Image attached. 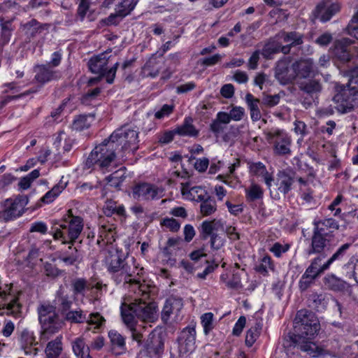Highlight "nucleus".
<instances>
[{
	"instance_id": "obj_1",
	"label": "nucleus",
	"mask_w": 358,
	"mask_h": 358,
	"mask_svg": "<svg viewBox=\"0 0 358 358\" xmlns=\"http://www.w3.org/2000/svg\"><path fill=\"white\" fill-rule=\"evenodd\" d=\"M320 329L315 315L308 310L297 312L294 321V333L289 335L292 344L312 357H318L324 354V349L312 340Z\"/></svg>"
},
{
	"instance_id": "obj_2",
	"label": "nucleus",
	"mask_w": 358,
	"mask_h": 358,
	"mask_svg": "<svg viewBox=\"0 0 358 358\" xmlns=\"http://www.w3.org/2000/svg\"><path fill=\"white\" fill-rule=\"evenodd\" d=\"M104 265L112 280L117 284H138L139 273L137 268L126 262L125 256L121 250L111 247L106 252Z\"/></svg>"
},
{
	"instance_id": "obj_3",
	"label": "nucleus",
	"mask_w": 358,
	"mask_h": 358,
	"mask_svg": "<svg viewBox=\"0 0 358 358\" xmlns=\"http://www.w3.org/2000/svg\"><path fill=\"white\" fill-rule=\"evenodd\" d=\"M137 289L134 292L139 296L134 300L129 305L123 303L121 306V315L122 310L127 313H131L134 318L136 317L145 322H154L158 318V307L155 302L148 301L149 298L148 287L145 284H134Z\"/></svg>"
},
{
	"instance_id": "obj_4",
	"label": "nucleus",
	"mask_w": 358,
	"mask_h": 358,
	"mask_svg": "<svg viewBox=\"0 0 358 358\" xmlns=\"http://www.w3.org/2000/svg\"><path fill=\"white\" fill-rule=\"evenodd\" d=\"M52 224L54 238L62 240L64 244L76 243L83 229V218L74 216L71 209L62 220H55Z\"/></svg>"
},
{
	"instance_id": "obj_5",
	"label": "nucleus",
	"mask_w": 358,
	"mask_h": 358,
	"mask_svg": "<svg viewBox=\"0 0 358 358\" xmlns=\"http://www.w3.org/2000/svg\"><path fill=\"white\" fill-rule=\"evenodd\" d=\"M38 320L42 327L41 339L47 341L57 333L64 325V322L56 312V307L48 303H43L37 308Z\"/></svg>"
},
{
	"instance_id": "obj_6",
	"label": "nucleus",
	"mask_w": 358,
	"mask_h": 358,
	"mask_svg": "<svg viewBox=\"0 0 358 358\" xmlns=\"http://www.w3.org/2000/svg\"><path fill=\"white\" fill-rule=\"evenodd\" d=\"M115 151L117 152L118 149L113 141L110 138L104 140L91 152L85 162V166L90 169L97 164L102 169L108 167L115 157Z\"/></svg>"
},
{
	"instance_id": "obj_7",
	"label": "nucleus",
	"mask_w": 358,
	"mask_h": 358,
	"mask_svg": "<svg viewBox=\"0 0 358 358\" xmlns=\"http://www.w3.org/2000/svg\"><path fill=\"white\" fill-rule=\"evenodd\" d=\"M138 132L137 131L131 129L127 126H124L116 129L109 138L118 149L117 154H120L122 157L123 155L122 153L126 151L134 152L138 149Z\"/></svg>"
},
{
	"instance_id": "obj_8",
	"label": "nucleus",
	"mask_w": 358,
	"mask_h": 358,
	"mask_svg": "<svg viewBox=\"0 0 358 358\" xmlns=\"http://www.w3.org/2000/svg\"><path fill=\"white\" fill-rule=\"evenodd\" d=\"M108 63V57H107L106 53L94 56L89 60L88 66L91 72L101 75L97 78L90 80V83H92L94 80H99L103 76L106 77L108 83L112 84L113 83L119 63L116 62L113 67L107 70Z\"/></svg>"
},
{
	"instance_id": "obj_9",
	"label": "nucleus",
	"mask_w": 358,
	"mask_h": 358,
	"mask_svg": "<svg viewBox=\"0 0 358 358\" xmlns=\"http://www.w3.org/2000/svg\"><path fill=\"white\" fill-rule=\"evenodd\" d=\"M266 139L273 144V152L278 155L291 154V137L282 129L272 128L264 132Z\"/></svg>"
},
{
	"instance_id": "obj_10",
	"label": "nucleus",
	"mask_w": 358,
	"mask_h": 358,
	"mask_svg": "<svg viewBox=\"0 0 358 358\" xmlns=\"http://www.w3.org/2000/svg\"><path fill=\"white\" fill-rule=\"evenodd\" d=\"M274 185L267 187L273 199L279 200L281 196H285L291 189L295 182V173L291 171H280L277 173Z\"/></svg>"
},
{
	"instance_id": "obj_11",
	"label": "nucleus",
	"mask_w": 358,
	"mask_h": 358,
	"mask_svg": "<svg viewBox=\"0 0 358 358\" xmlns=\"http://www.w3.org/2000/svg\"><path fill=\"white\" fill-rule=\"evenodd\" d=\"M334 108L340 114L348 113L358 106V90L355 87L344 89L333 98Z\"/></svg>"
},
{
	"instance_id": "obj_12",
	"label": "nucleus",
	"mask_w": 358,
	"mask_h": 358,
	"mask_svg": "<svg viewBox=\"0 0 358 358\" xmlns=\"http://www.w3.org/2000/svg\"><path fill=\"white\" fill-rule=\"evenodd\" d=\"M299 87L303 93L309 96L305 97L302 102L306 108L312 106L322 90L321 82L317 79L302 80L299 83Z\"/></svg>"
},
{
	"instance_id": "obj_13",
	"label": "nucleus",
	"mask_w": 358,
	"mask_h": 358,
	"mask_svg": "<svg viewBox=\"0 0 358 358\" xmlns=\"http://www.w3.org/2000/svg\"><path fill=\"white\" fill-rule=\"evenodd\" d=\"M183 308V301L181 298L170 296L166 300L162 311V320L167 323L172 317L174 321L180 320V313Z\"/></svg>"
},
{
	"instance_id": "obj_14",
	"label": "nucleus",
	"mask_w": 358,
	"mask_h": 358,
	"mask_svg": "<svg viewBox=\"0 0 358 358\" xmlns=\"http://www.w3.org/2000/svg\"><path fill=\"white\" fill-rule=\"evenodd\" d=\"M178 349L180 353L190 355L196 348V330L194 327L183 329L178 338Z\"/></svg>"
},
{
	"instance_id": "obj_15",
	"label": "nucleus",
	"mask_w": 358,
	"mask_h": 358,
	"mask_svg": "<svg viewBox=\"0 0 358 358\" xmlns=\"http://www.w3.org/2000/svg\"><path fill=\"white\" fill-rule=\"evenodd\" d=\"M163 190L150 183H142L133 189V197L137 200H153L162 196Z\"/></svg>"
},
{
	"instance_id": "obj_16",
	"label": "nucleus",
	"mask_w": 358,
	"mask_h": 358,
	"mask_svg": "<svg viewBox=\"0 0 358 358\" xmlns=\"http://www.w3.org/2000/svg\"><path fill=\"white\" fill-rule=\"evenodd\" d=\"M20 293H17L19 294ZM0 303L7 310V314L15 317L20 316L22 305L18 301V295L6 292L0 287Z\"/></svg>"
},
{
	"instance_id": "obj_17",
	"label": "nucleus",
	"mask_w": 358,
	"mask_h": 358,
	"mask_svg": "<svg viewBox=\"0 0 358 358\" xmlns=\"http://www.w3.org/2000/svg\"><path fill=\"white\" fill-rule=\"evenodd\" d=\"M35 73L34 80L41 85L60 78L61 73L59 71L53 70V69L48 64H37L34 67Z\"/></svg>"
},
{
	"instance_id": "obj_18",
	"label": "nucleus",
	"mask_w": 358,
	"mask_h": 358,
	"mask_svg": "<svg viewBox=\"0 0 358 358\" xmlns=\"http://www.w3.org/2000/svg\"><path fill=\"white\" fill-rule=\"evenodd\" d=\"M28 203L26 196H20L15 199H7L5 201L3 215L6 218L10 219L19 217L24 212V208Z\"/></svg>"
},
{
	"instance_id": "obj_19",
	"label": "nucleus",
	"mask_w": 358,
	"mask_h": 358,
	"mask_svg": "<svg viewBox=\"0 0 358 358\" xmlns=\"http://www.w3.org/2000/svg\"><path fill=\"white\" fill-rule=\"evenodd\" d=\"M340 10V6L332 2L331 0H323L320 3L314 12L316 18L325 22L329 21L331 17Z\"/></svg>"
},
{
	"instance_id": "obj_20",
	"label": "nucleus",
	"mask_w": 358,
	"mask_h": 358,
	"mask_svg": "<svg viewBox=\"0 0 358 358\" xmlns=\"http://www.w3.org/2000/svg\"><path fill=\"white\" fill-rule=\"evenodd\" d=\"M74 243H69V245L62 250L58 256V259L67 266L79 263L83 259V252L78 246H74Z\"/></svg>"
},
{
	"instance_id": "obj_21",
	"label": "nucleus",
	"mask_w": 358,
	"mask_h": 358,
	"mask_svg": "<svg viewBox=\"0 0 358 358\" xmlns=\"http://www.w3.org/2000/svg\"><path fill=\"white\" fill-rule=\"evenodd\" d=\"M136 5V0H122L115 8V13L111 14L107 18V22L110 24H115L117 23V18L122 19L129 15Z\"/></svg>"
},
{
	"instance_id": "obj_22",
	"label": "nucleus",
	"mask_w": 358,
	"mask_h": 358,
	"mask_svg": "<svg viewBox=\"0 0 358 358\" xmlns=\"http://www.w3.org/2000/svg\"><path fill=\"white\" fill-rule=\"evenodd\" d=\"M122 317L124 323L131 331L132 340L136 341L138 345H141L143 338L142 331L145 329V327L135 324L133 315L130 313H127L125 310H122Z\"/></svg>"
},
{
	"instance_id": "obj_23",
	"label": "nucleus",
	"mask_w": 358,
	"mask_h": 358,
	"mask_svg": "<svg viewBox=\"0 0 358 358\" xmlns=\"http://www.w3.org/2000/svg\"><path fill=\"white\" fill-rule=\"evenodd\" d=\"M354 41L348 38L336 40L334 43V54L336 58L343 62H348L351 59L349 46Z\"/></svg>"
},
{
	"instance_id": "obj_24",
	"label": "nucleus",
	"mask_w": 358,
	"mask_h": 358,
	"mask_svg": "<svg viewBox=\"0 0 358 358\" xmlns=\"http://www.w3.org/2000/svg\"><path fill=\"white\" fill-rule=\"evenodd\" d=\"M331 238L313 229L311 238V246L308 250V255L321 253L329 245Z\"/></svg>"
},
{
	"instance_id": "obj_25",
	"label": "nucleus",
	"mask_w": 358,
	"mask_h": 358,
	"mask_svg": "<svg viewBox=\"0 0 358 358\" xmlns=\"http://www.w3.org/2000/svg\"><path fill=\"white\" fill-rule=\"evenodd\" d=\"M110 340L111 350L116 355H122L126 352V337L122 336L117 330L111 329L108 333Z\"/></svg>"
},
{
	"instance_id": "obj_26",
	"label": "nucleus",
	"mask_w": 358,
	"mask_h": 358,
	"mask_svg": "<svg viewBox=\"0 0 358 358\" xmlns=\"http://www.w3.org/2000/svg\"><path fill=\"white\" fill-rule=\"evenodd\" d=\"M181 193L190 201H201L208 195L206 189L200 186L190 187L189 182L181 184Z\"/></svg>"
},
{
	"instance_id": "obj_27",
	"label": "nucleus",
	"mask_w": 358,
	"mask_h": 358,
	"mask_svg": "<svg viewBox=\"0 0 358 358\" xmlns=\"http://www.w3.org/2000/svg\"><path fill=\"white\" fill-rule=\"evenodd\" d=\"M338 222L333 218H326L314 222L313 229L327 236V237L332 238L334 231L338 230Z\"/></svg>"
},
{
	"instance_id": "obj_28",
	"label": "nucleus",
	"mask_w": 358,
	"mask_h": 358,
	"mask_svg": "<svg viewBox=\"0 0 358 358\" xmlns=\"http://www.w3.org/2000/svg\"><path fill=\"white\" fill-rule=\"evenodd\" d=\"M249 169L250 173L253 176L261 177L266 187H269L271 182L274 181L273 175L268 173L266 166L260 162L251 163Z\"/></svg>"
},
{
	"instance_id": "obj_29",
	"label": "nucleus",
	"mask_w": 358,
	"mask_h": 358,
	"mask_svg": "<svg viewBox=\"0 0 358 358\" xmlns=\"http://www.w3.org/2000/svg\"><path fill=\"white\" fill-rule=\"evenodd\" d=\"M293 67L299 78H307L314 72V63L311 59L301 60L294 64Z\"/></svg>"
},
{
	"instance_id": "obj_30",
	"label": "nucleus",
	"mask_w": 358,
	"mask_h": 358,
	"mask_svg": "<svg viewBox=\"0 0 358 358\" xmlns=\"http://www.w3.org/2000/svg\"><path fill=\"white\" fill-rule=\"evenodd\" d=\"M62 339V336L59 335L47 343L45 349L46 358H59L63 351Z\"/></svg>"
},
{
	"instance_id": "obj_31",
	"label": "nucleus",
	"mask_w": 358,
	"mask_h": 358,
	"mask_svg": "<svg viewBox=\"0 0 358 358\" xmlns=\"http://www.w3.org/2000/svg\"><path fill=\"white\" fill-rule=\"evenodd\" d=\"M162 58L158 59L155 56L151 57L143 67L144 76L152 78L157 76L162 67Z\"/></svg>"
},
{
	"instance_id": "obj_32",
	"label": "nucleus",
	"mask_w": 358,
	"mask_h": 358,
	"mask_svg": "<svg viewBox=\"0 0 358 358\" xmlns=\"http://www.w3.org/2000/svg\"><path fill=\"white\" fill-rule=\"evenodd\" d=\"M145 348L149 353L159 355L163 352L164 341L162 338L155 333L150 334L145 343Z\"/></svg>"
},
{
	"instance_id": "obj_33",
	"label": "nucleus",
	"mask_w": 358,
	"mask_h": 358,
	"mask_svg": "<svg viewBox=\"0 0 358 358\" xmlns=\"http://www.w3.org/2000/svg\"><path fill=\"white\" fill-rule=\"evenodd\" d=\"M323 280L324 285L328 289L335 292H344L349 287L348 284L345 281L334 274L327 275Z\"/></svg>"
},
{
	"instance_id": "obj_34",
	"label": "nucleus",
	"mask_w": 358,
	"mask_h": 358,
	"mask_svg": "<svg viewBox=\"0 0 358 358\" xmlns=\"http://www.w3.org/2000/svg\"><path fill=\"white\" fill-rule=\"evenodd\" d=\"M275 77L281 84H287L294 79L289 73L288 64L285 61H279L275 69Z\"/></svg>"
},
{
	"instance_id": "obj_35",
	"label": "nucleus",
	"mask_w": 358,
	"mask_h": 358,
	"mask_svg": "<svg viewBox=\"0 0 358 358\" xmlns=\"http://www.w3.org/2000/svg\"><path fill=\"white\" fill-rule=\"evenodd\" d=\"M22 28L24 34L29 38H32L46 29L47 24H41L35 19H31L29 22L23 24Z\"/></svg>"
},
{
	"instance_id": "obj_36",
	"label": "nucleus",
	"mask_w": 358,
	"mask_h": 358,
	"mask_svg": "<svg viewBox=\"0 0 358 358\" xmlns=\"http://www.w3.org/2000/svg\"><path fill=\"white\" fill-rule=\"evenodd\" d=\"M174 132L183 136H196L199 131L192 124V119L189 117H186L183 124L174 129Z\"/></svg>"
},
{
	"instance_id": "obj_37",
	"label": "nucleus",
	"mask_w": 358,
	"mask_h": 358,
	"mask_svg": "<svg viewBox=\"0 0 358 358\" xmlns=\"http://www.w3.org/2000/svg\"><path fill=\"white\" fill-rule=\"evenodd\" d=\"M343 271L345 276L353 279L358 284V259L352 257L343 266Z\"/></svg>"
},
{
	"instance_id": "obj_38",
	"label": "nucleus",
	"mask_w": 358,
	"mask_h": 358,
	"mask_svg": "<svg viewBox=\"0 0 358 358\" xmlns=\"http://www.w3.org/2000/svg\"><path fill=\"white\" fill-rule=\"evenodd\" d=\"M245 101L250 109V117L252 121L256 122L260 120L262 115L259 109V100L248 93L245 96Z\"/></svg>"
},
{
	"instance_id": "obj_39",
	"label": "nucleus",
	"mask_w": 358,
	"mask_h": 358,
	"mask_svg": "<svg viewBox=\"0 0 358 358\" xmlns=\"http://www.w3.org/2000/svg\"><path fill=\"white\" fill-rule=\"evenodd\" d=\"M328 300V296L324 294L313 293L308 297L310 306L318 311L325 309Z\"/></svg>"
},
{
	"instance_id": "obj_40",
	"label": "nucleus",
	"mask_w": 358,
	"mask_h": 358,
	"mask_svg": "<svg viewBox=\"0 0 358 358\" xmlns=\"http://www.w3.org/2000/svg\"><path fill=\"white\" fill-rule=\"evenodd\" d=\"M72 348L74 354L78 358H90L89 348L85 345L84 338L79 337L72 342Z\"/></svg>"
},
{
	"instance_id": "obj_41",
	"label": "nucleus",
	"mask_w": 358,
	"mask_h": 358,
	"mask_svg": "<svg viewBox=\"0 0 358 358\" xmlns=\"http://www.w3.org/2000/svg\"><path fill=\"white\" fill-rule=\"evenodd\" d=\"M279 42L269 39L263 46L261 55L266 59H272L275 54L278 53Z\"/></svg>"
},
{
	"instance_id": "obj_42",
	"label": "nucleus",
	"mask_w": 358,
	"mask_h": 358,
	"mask_svg": "<svg viewBox=\"0 0 358 358\" xmlns=\"http://www.w3.org/2000/svg\"><path fill=\"white\" fill-rule=\"evenodd\" d=\"M279 36L283 40L284 43L293 47L303 43V35L296 31H283L280 33Z\"/></svg>"
},
{
	"instance_id": "obj_43",
	"label": "nucleus",
	"mask_w": 358,
	"mask_h": 358,
	"mask_svg": "<svg viewBox=\"0 0 358 358\" xmlns=\"http://www.w3.org/2000/svg\"><path fill=\"white\" fill-rule=\"evenodd\" d=\"M72 290L74 295L85 296V290L92 289L91 284L85 278H76L71 282Z\"/></svg>"
},
{
	"instance_id": "obj_44",
	"label": "nucleus",
	"mask_w": 358,
	"mask_h": 358,
	"mask_svg": "<svg viewBox=\"0 0 358 358\" xmlns=\"http://www.w3.org/2000/svg\"><path fill=\"white\" fill-rule=\"evenodd\" d=\"M264 191L262 187L256 183L252 182L250 186L245 189V196L248 201H254L262 199Z\"/></svg>"
},
{
	"instance_id": "obj_45",
	"label": "nucleus",
	"mask_w": 358,
	"mask_h": 358,
	"mask_svg": "<svg viewBox=\"0 0 358 358\" xmlns=\"http://www.w3.org/2000/svg\"><path fill=\"white\" fill-rule=\"evenodd\" d=\"M351 246L352 244L348 243L340 246L332 256L325 262L324 266L326 268H329L334 262L342 260Z\"/></svg>"
},
{
	"instance_id": "obj_46",
	"label": "nucleus",
	"mask_w": 358,
	"mask_h": 358,
	"mask_svg": "<svg viewBox=\"0 0 358 358\" xmlns=\"http://www.w3.org/2000/svg\"><path fill=\"white\" fill-rule=\"evenodd\" d=\"M200 210L203 216H208L214 213L217 210L216 202L213 199L208 196L201 201Z\"/></svg>"
},
{
	"instance_id": "obj_47",
	"label": "nucleus",
	"mask_w": 358,
	"mask_h": 358,
	"mask_svg": "<svg viewBox=\"0 0 358 358\" xmlns=\"http://www.w3.org/2000/svg\"><path fill=\"white\" fill-rule=\"evenodd\" d=\"M89 119L93 120L94 116L89 115H81L78 116L73 121L72 128L76 131H83L89 128L91 124V121Z\"/></svg>"
},
{
	"instance_id": "obj_48",
	"label": "nucleus",
	"mask_w": 358,
	"mask_h": 358,
	"mask_svg": "<svg viewBox=\"0 0 358 358\" xmlns=\"http://www.w3.org/2000/svg\"><path fill=\"white\" fill-rule=\"evenodd\" d=\"M12 24L9 22L1 23V35H0V50L7 44L10 39L12 34Z\"/></svg>"
},
{
	"instance_id": "obj_49",
	"label": "nucleus",
	"mask_w": 358,
	"mask_h": 358,
	"mask_svg": "<svg viewBox=\"0 0 358 358\" xmlns=\"http://www.w3.org/2000/svg\"><path fill=\"white\" fill-rule=\"evenodd\" d=\"M262 327L259 324H256L252 327L246 334L245 343L248 346H252L256 341L260 334Z\"/></svg>"
},
{
	"instance_id": "obj_50",
	"label": "nucleus",
	"mask_w": 358,
	"mask_h": 358,
	"mask_svg": "<svg viewBox=\"0 0 358 358\" xmlns=\"http://www.w3.org/2000/svg\"><path fill=\"white\" fill-rule=\"evenodd\" d=\"M65 185L57 184L51 190L48 192L42 198L44 203H51L65 188Z\"/></svg>"
},
{
	"instance_id": "obj_51",
	"label": "nucleus",
	"mask_w": 358,
	"mask_h": 358,
	"mask_svg": "<svg viewBox=\"0 0 358 358\" xmlns=\"http://www.w3.org/2000/svg\"><path fill=\"white\" fill-rule=\"evenodd\" d=\"M65 319L73 323H82L87 320V315L81 310H71L66 313Z\"/></svg>"
},
{
	"instance_id": "obj_52",
	"label": "nucleus",
	"mask_w": 358,
	"mask_h": 358,
	"mask_svg": "<svg viewBox=\"0 0 358 358\" xmlns=\"http://www.w3.org/2000/svg\"><path fill=\"white\" fill-rule=\"evenodd\" d=\"M201 324L203 327L205 334H208L213 328V314L212 313H206L201 317Z\"/></svg>"
},
{
	"instance_id": "obj_53",
	"label": "nucleus",
	"mask_w": 358,
	"mask_h": 358,
	"mask_svg": "<svg viewBox=\"0 0 358 358\" xmlns=\"http://www.w3.org/2000/svg\"><path fill=\"white\" fill-rule=\"evenodd\" d=\"M20 342L24 349L35 345V337L34 336V333L27 329H24L21 333Z\"/></svg>"
},
{
	"instance_id": "obj_54",
	"label": "nucleus",
	"mask_w": 358,
	"mask_h": 358,
	"mask_svg": "<svg viewBox=\"0 0 358 358\" xmlns=\"http://www.w3.org/2000/svg\"><path fill=\"white\" fill-rule=\"evenodd\" d=\"M346 76L348 78V82L345 88L352 89V87H355V90H357L356 85L358 83V66L348 71Z\"/></svg>"
},
{
	"instance_id": "obj_55",
	"label": "nucleus",
	"mask_w": 358,
	"mask_h": 358,
	"mask_svg": "<svg viewBox=\"0 0 358 358\" xmlns=\"http://www.w3.org/2000/svg\"><path fill=\"white\" fill-rule=\"evenodd\" d=\"M269 269H273L271 257L264 256L260 264L257 266V271L263 275H266Z\"/></svg>"
},
{
	"instance_id": "obj_56",
	"label": "nucleus",
	"mask_w": 358,
	"mask_h": 358,
	"mask_svg": "<svg viewBox=\"0 0 358 358\" xmlns=\"http://www.w3.org/2000/svg\"><path fill=\"white\" fill-rule=\"evenodd\" d=\"M161 225L166 227L173 232H176L180 229V224L173 217H166L161 221Z\"/></svg>"
},
{
	"instance_id": "obj_57",
	"label": "nucleus",
	"mask_w": 358,
	"mask_h": 358,
	"mask_svg": "<svg viewBox=\"0 0 358 358\" xmlns=\"http://www.w3.org/2000/svg\"><path fill=\"white\" fill-rule=\"evenodd\" d=\"M90 0H80L77 10V15L80 20L83 21L90 8Z\"/></svg>"
},
{
	"instance_id": "obj_58",
	"label": "nucleus",
	"mask_w": 358,
	"mask_h": 358,
	"mask_svg": "<svg viewBox=\"0 0 358 358\" xmlns=\"http://www.w3.org/2000/svg\"><path fill=\"white\" fill-rule=\"evenodd\" d=\"M181 243L180 238H169L166 242V245L163 248V253L166 256H169L172 254L173 250L172 248L176 249L178 248V245Z\"/></svg>"
},
{
	"instance_id": "obj_59",
	"label": "nucleus",
	"mask_w": 358,
	"mask_h": 358,
	"mask_svg": "<svg viewBox=\"0 0 358 358\" xmlns=\"http://www.w3.org/2000/svg\"><path fill=\"white\" fill-rule=\"evenodd\" d=\"M315 278L304 273L299 280V288L301 291H306L314 283Z\"/></svg>"
},
{
	"instance_id": "obj_60",
	"label": "nucleus",
	"mask_w": 358,
	"mask_h": 358,
	"mask_svg": "<svg viewBox=\"0 0 358 358\" xmlns=\"http://www.w3.org/2000/svg\"><path fill=\"white\" fill-rule=\"evenodd\" d=\"M215 222L213 221H204L201 224V232L203 238H206L209 236H212L213 231L215 229Z\"/></svg>"
},
{
	"instance_id": "obj_61",
	"label": "nucleus",
	"mask_w": 358,
	"mask_h": 358,
	"mask_svg": "<svg viewBox=\"0 0 358 358\" xmlns=\"http://www.w3.org/2000/svg\"><path fill=\"white\" fill-rule=\"evenodd\" d=\"M88 323V324H95V329H98L100 327L103 323L105 322L104 318L100 315L99 313H92L87 317V320H85Z\"/></svg>"
},
{
	"instance_id": "obj_62",
	"label": "nucleus",
	"mask_w": 358,
	"mask_h": 358,
	"mask_svg": "<svg viewBox=\"0 0 358 358\" xmlns=\"http://www.w3.org/2000/svg\"><path fill=\"white\" fill-rule=\"evenodd\" d=\"M280 99L279 94L275 95H264L262 99V103L268 107H273L276 106Z\"/></svg>"
},
{
	"instance_id": "obj_63",
	"label": "nucleus",
	"mask_w": 358,
	"mask_h": 358,
	"mask_svg": "<svg viewBox=\"0 0 358 358\" xmlns=\"http://www.w3.org/2000/svg\"><path fill=\"white\" fill-rule=\"evenodd\" d=\"M289 248L288 244L282 245L280 243H275L270 248V251L277 257H280L282 253L286 252Z\"/></svg>"
},
{
	"instance_id": "obj_64",
	"label": "nucleus",
	"mask_w": 358,
	"mask_h": 358,
	"mask_svg": "<svg viewBox=\"0 0 358 358\" xmlns=\"http://www.w3.org/2000/svg\"><path fill=\"white\" fill-rule=\"evenodd\" d=\"M224 244V238L217 234H213L210 238V246L213 250H220Z\"/></svg>"
}]
</instances>
